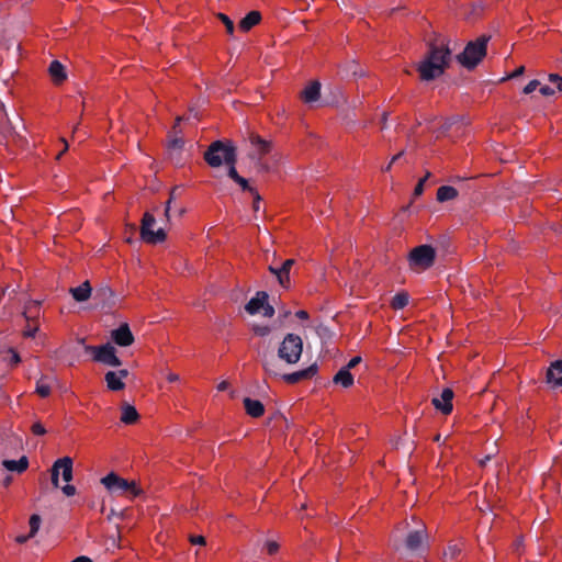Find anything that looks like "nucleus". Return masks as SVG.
<instances>
[{
  "label": "nucleus",
  "mask_w": 562,
  "mask_h": 562,
  "mask_svg": "<svg viewBox=\"0 0 562 562\" xmlns=\"http://www.w3.org/2000/svg\"><path fill=\"white\" fill-rule=\"evenodd\" d=\"M451 59L449 43L440 41L434 43L427 56L418 65V72L422 80L429 81L443 74Z\"/></svg>",
  "instance_id": "obj_1"
},
{
  "label": "nucleus",
  "mask_w": 562,
  "mask_h": 562,
  "mask_svg": "<svg viewBox=\"0 0 562 562\" xmlns=\"http://www.w3.org/2000/svg\"><path fill=\"white\" fill-rule=\"evenodd\" d=\"M204 159L212 168L236 162V148L232 142H213L204 153Z\"/></svg>",
  "instance_id": "obj_2"
},
{
  "label": "nucleus",
  "mask_w": 562,
  "mask_h": 562,
  "mask_svg": "<svg viewBox=\"0 0 562 562\" xmlns=\"http://www.w3.org/2000/svg\"><path fill=\"white\" fill-rule=\"evenodd\" d=\"M101 484L111 494L135 498L143 493L136 481H128L119 474L111 472L101 479Z\"/></svg>",
  "instance_id": "obj_3"
},
{
  "label": "nucleus",
  "mask_w": 562,
  "mask_h": 562,
  "mask_svg": "<svg viewBox=\"0 0 562 562\" xmlns=\"http://www.w3.org/2000/svg\"><path fill=\"white\" fill-rule=\"evenodd\" d=\"M435 260L436 250L430 245H419L413 248L407 257L409 270L416 273H422L432 267Z\"/></svg>",
  "instance_id": "obj_4"
},
{
  "label": "nucleus",
  "mask_w": 562,
  "mask_h": 562,
  "mask_svg": "<svg viewBox=\"0 0 562 562\" xmlns=\"http://www.w3.org/2000/svg\"><path fill=\"white\" fill-rule=\"evenodd\" d=\"M303 352V340L299 335L286 334L278 348V357L288 364L300 361Z\"/></svg>",
  "instance_id": "obj_5"
},
{
  "label": "nucleus",
  "mask_w": 562,
  "mask_h": 562,
  "mask_svg": "<svg viewBox=\"0 0 562 562\" xmlns=\"http://www.w3.org/2000/svg\"><path fill=\"white\" fill-rule=\"evenodd\" d=\"M72 464L70 457H64L55 461L52 468V483L55 487L59 486V473H61L65 482L69 483L72 480ZM61 490L66 496H74L77 492L71 484H66Z\"/></svg>",
  "instance_id": "obj_6"
},
{
  "label": "nucleus",
  "mask_w": 562,
  "mask_h": 562,
  "mask_svg": "<svg viewBox=\"0 0 562 562\" xmlns=\"http://www.w3.org/2000/svg\"><path fill=\"white\" fill-rule=\"evenodd\" d=\"M486 37H480L474 42H470L462 54L458 56V60L468 68L475 67L486 55Z\"/></svg>",
  "instance_id": "obj_7"
},
{
  "label": "nucleus",
  "mask_w": 562,
  "mask_h": 562,
  "mask_svg": "<svg viewBox=\"0 0 562 562\" xmlns=\"http://www.w3.org/2000/svg\"><path fill=\"white\" fill-rule=\"evenodd\" d=\"M86 350L92 355L95 362H100L110 367L121 366V360L116 356L115 348L111 344L102 346H87Z\"/></svg>",
  "instance_id": "obj_8"
},
{
  "label": "nucleus",
  "mask_w": 562,
  "mask_h": 562,
  "mask_svg": "<svg viewBox=\"0 0 562 562\" xmlns=\"http://www.w3.org/2000/svg\"><path fill=\"white\" fill-rule=\"evenodd\" d=\"M156 220L153 214L145 213L142 220L140 237L148 244L162 243L166 239V233L162 228L154 231Z\"/></svg>",
  "instance_id": "obj_9"
},
{
  "label": "nucleus",
  "mask_w": 562,
  "mask_h": 562,
  "mask_svg": "<svg viewBox=\"0 0 562 562\" xmlns=\"http://www.w3.org/2000/svg\"><path fill=\"white\" fill-rule=\"evenodd\" d=\"M268 299L269 296L267 292H257L256 295L246 304V312L250 315L261 313L265 317H272L274 315V308L269 304Z\"/></svg>",
  "instance_id": "obj_10"
},
{
  "label": "nucleus",
  "mask_w": 562,
  "mask_h": 562,
  "mask_svg": "<svg viewBox=\"0 0 562 562\" xmlns=\"http://www.w3.org/2000/svg\"><path fill=\"white\" fill-rule=\"evenodd\" d=\"M128 371L126 369L106 372L104 380L108 389L114 392L123 390L125 387L124 379H126Z\"/></svg>",
  "instance_id": "obj_11"
},
{
  "label": "nucleus",
  "mask_w": 562,
  "mask_h": 562,
  "mask_svg": "<svg viewBox=\"0 0 562 562\" xmlns=\"http://www.w3.org/2000/svg\"><path fill=\"white\" fill-rule=\"evenodd\" d=\"M293 265V259H286L278 269L272 266L269 267V271L277 277L279 284L284 289L290 288V271Z\"/></svg>",
  "instance_id": "obj_12"
},
{
  "label": "nucleus",
  "mask_w": 562,
  "mask_h": 562,
  "mask_svg": "<svg viewBox=\"0 0 562 562\" xmlns=\"http://www.w3.org/2000/svg\"><path fill=\"white\" fill-rule=\"evenodd\" d=\"M452 400L453 392L451 389L442 390L441 394L438 397L432 398V404L436 409L440 411L442 414L448 415L452 412Z\"/></svg>",
  "instance_id": "obj_13"
},
{
  "label": "nucleus",
  "mask_w": 562,
  "mask_h": 562,
  "mask_svg": "<svg viewBox=\"0 0 562 562\" xmlns=\"http://www.w3.org/2000/svg\"><path fill=\"white\" fill-rule=\"evenodd\" d=\"M111 338L121 347H127L134 342V336L127 324H122L119 328L112 330Z\"/></svg>",
  "instance_id": "obj_14"
},
{
  "label": "nucleus",
  "mask_w": 562,
  "mask_h": 562,
  "mask_svg": "<svg viewBox=\"0 0 562 562\" xmlns=\"http://www.w3.org/2000/svg\"><path fill=\"white\" fill-rule=\"evenodd\" d=\"M25 322H35L40 323V318L42 316L41 302L40 301H29L25 303L22 313Z\"/></svg>",
  "instance_id": "obj_15"
},
{
  "label": "nucleus",
  "mask_w": 562,
  "mask_h": 562,
  "mask_svg": "<svg viewBox=\"0 0 562 562\" xmlns=\"http://www.w3.org/2000/svg\"><path fill=\"white\" fill-rule=\"evenodd\" d=\"M249 142L254 148V154L261 158L262 156L267 155L271 150V143L261 138L258 135H251L249 137Z\"/></svg>",
  "instance_id": "obj_16"
},
{
  "label": "nucleus",
  "mask_w": 562,
  "mask_h": 562,
  "mask_svg": "<svg viewBox=\"0 0 562 562\" xmlns=\"http://www.w3.org/2000/svg\"><path fill=\"white\" fill-rule=\"evenodd\" d=\"M547 381L552 386H562V361L553 362L547 372Z\"/></svg>",
  "instance_id": "obj_17"
},
{
  "label": "nucleus",
  "mask_w": 562,
  "mask_h": 562,
  "mask_svg": "<svg viewBox=\"0 0 562 562\" xmlns=\"http://www.w3.org/2000/svg\"><path fill=\"white\" fill-rule=\"evenodd\" d=\"M244 406H245L246 413L249 416L255 417V418L262 416L265 413L263 404L258 400H252V398L246 397L244 400Z\"/></svg>",
  "instance_id": "obj_18"
},
{
  "label": "nucleus",
  "mask_w": 562,
  "mask_h": 562,
  "mask_svg": "<svg viewBox=\"0 0 562 562\" xmlns=\"http://www.w3.org/2000/svg\"><path fill=\"white\" fill-rule=\"evenodd\" d=\"M139 418V415L135 408V406L131 404H123L121 407V422L125 425L135 424Z\"/></svg>",
  "instance_id": "obj_19"
},
{
  "label": "nucleus",
  "mask_w": 562,
  "mask_h": 562,
  "mask_svg": "<svg viewBox=\"0 0 562 562\" xmlns=\"http://www.w3.org/2000/svg\"><path fill=\"white\" fill-rule=\"evenodd\" d=\"M261 20V14L259 11H250L247 13L239 22V29L243 32L250 31L255 25H257Z\"/></svg>",
  "instance_id": "obj_20"
},
{
  "label": "nucleus",
  "mask_w": 562,
  "mask_h": 562,
  "mask_svg": "<svg viewBox=\"0 0 562 562\" xmlns=\"http://www.w3.org/2000/svg\"><path fill=\"white\" fill-rule=\"evenodd\" d=\"M91 290L89 281H85L80 285L71 288L70 293L77 302H85L90 297Z\"/></svg>",
  "instance_id": "obj_21"
},
{
  "label": "nucleus",
  "mask_w": 562,
  "mask_h": 562,
  "mask_svg": "<svg viewBox=\"0 0 562 562\" xmlns=\"http://www.w3.org/2000/svg\"><path fill=\"white\" fill-rule=\"evenodd\" d=\"M321 95V85L317 81H314L310 83L303 91H302V99L306 103L315 102L318 100Z\"/></svg>",
  "instance_id": "obj_22"
},
{
  "label": "nucleus",
  "mask_w": 562,
  "mask_h": 562,
  "mask_svg": "<svg viewBox=\"0 0 562 562\" xmlns=\"http://www.w3.org/2000/svg\"><path fill=\"white\" fill-rule=\"evenodd\" d=\"M316 367L311 366L307 369L285 374L283 378L288 383H296L303 379L312 378L316 373Z\"/></svg>",
  "instance_id": "obj_23"
},
{
  "label": "nucleus",
  "mask_w": 562,
  "mask_h": 562,
  "mask_svg": "<svg viewBox=\"0 0 562 562\" xmlns=\"http://www.w3.org/2000/svg\"><path fill=\"white\" fill-rule=\"evenodd\" d=\"M2 465L8 471L23 473L29 467V460L25 456H23L19 460H3Z\"/></svg>",
  "instance_id": "obj_24"
},
{
  "label": "nucleus",
  "mask_w": 562,
  "mask_h": 562,
  "mask_svg": "<svg viewBox=\"0 0 562 562\" xmlns=\"http://www.w3.org/2000/svg\"><path fill=\"white\" fill-rule=\"evenodd\" d=\"M48 71L52 80L57 85L61 83L67 77L64 66L58 60L50 63Z\"/></svg>",
  "instance_id": "obj_25"
},
{
  "label": "nucleus",
  "mask_w": 562,
  "mask_h": 562,
  "mask_svg": "<svg viewBox=\"0 0 562 562\" xmlns=\"http://www.w3.org/2000/svg\"><path fill=\"white\" fill-rule=\"evenodd\" d=\"M426 538V533L424 530H416L409 532L406 538V547L409 550H417L424 542Z\"/></svg>",
  "instance_id": "obj_26"
},
{
  "label": "nucleus",
  "mask_w": 562,
  "mask_h": 562,
  "mask_svg": "<svg viewBox=\"0 0 562 562\" xmlns=\"http://www.w3.org/2000/svg\"><path fill=\"white\" fill-rule=\"evenodd\" d=\"M334 382L344 387H349L353 384V376L348 371V368H341L334 376Z\"/></svg>",
  "instance_id": "obj_27"
},
{
  "label": "nucleus",
  "mask_w": 562,
  "mask_h": 562,
  "mask_svg": "<svg viewBox=\"0 0 562 562\" xmlns=\"http://www.w3.org/2000/svg\"><path fill=\"white\" fill-rule=\"evenodd\" d=\"M458 196V191L451 186H442L437 190V200L439 202H446L453 200Z\"/></svg>",
  "instance_id": "obj_28"
},
{
  "label": "nucleus",
  "mask_w": 562,
  "mask_h": 562,
  "mask_svg": "<svg viewBox=\"0 0 562 562\" xmlns=\"http://www.w3.org/2000/svg\"><path fill=\"white\" fill-rule=\"evenodd\" d=\"M235 164L236 162H232V164H227L228 166V177L231 179H233L237 184L240 186V188L245 191V190H250L252 191V189H250L248 187V181L247 179L240 177L235 168Z\"/></svg>",
  "instance_id": "obj_29"
},
{
  "label": "nucleus",
  "mask_w": 562,
  "mask_h": 562,
  "mask_svg": "<svg viewBox=\"0 0 562 562\" xmlns=\"http://www.w3.org/2000/svg\"><path fill=\"white\" fill-rule=\"evenodd\" d=\"M409 296L406 292H398L391 301V306L394 310H402L408 304Z\"/></svg>",
  "instance_id": "obj_30"
},
{
  "label": "nucleus",
  "mask_w": 562,
  "mask_h": 562,
  "mask_svg": "<svg viewBox=\"0 0 562 562\" xmlns=\"http://www.w3.org/2000/svg\"><path fill=\"white\" fill-rule=\"evenodd\" d=\"M40 323L35 322H25V326L22 329L23 338H34L40 333Z\"/></svg>",
  "instance_id": "obj_31"
},
{
  "label": "nucleus",
  "mask_w": 562,
  "mask_h": 562,
  "mask_svg": "<svg viewBox=\"0 0 562 562\" xmlns=\"http://www.w3.org/2000/svg\"><path fill=\"white\" fill-rule=\"evenodd\" d=\"M35 392L43 398L48 397L50 395L52 387L46 382V378L42 376L41 379L37 380Z\"/></svg>",
  "instance_id": "obj_32"
},
{
  "label": "nucleus",
  "mask_w": 562,
  "mask_h": 562,
  "mask_svg": "<svg viewBox=\"0 0 562 562\" xmlns=\"http://www.w3.org/2000/svg\"><path fill=\"white\" fill-rule=\"evenodd\" d=\"M251 330L258 337H266L270 335V333L272 331V327L269 325L252 324Z\"/></svg>",
  "instance_id": "obj_33"
},
{
  "label": "nucleus",
  "mask_w": 562,
  "mask_h": 562,
  "mask_svg": "<svg viewBox=\"0 0 562 562\" xmlns=\"http://www.w3.org/2000/svg\"><path fill=\"white\" fill-rule=\"evenodd\" d=\"M462 550V544L460 543H452V544H449L447 550L445 551L443 555L446 559H450V560H453L454 558H457L460 552Z\"/></svg>",
  "instance_id": "obj_34"
},
{
  "label": "nucleus",
  "mask_w": 562,
  "mask_h": 562,
  "mask_svg": "<svg viewBox=\"0 0 562 562\" xmlns=\"http://www.w3.org/2000/svg\"><path fill=\"white\" fill-rule=\"evenodd\" d=\"M30 533H29V537H34L36 535V532L38 531L40 529V526H41V517L36 514L32 515L31 518H30Z\"/></svg>",
  "instance_id": "obj_35"
},
{
  "label": "nucleus",
  "mask_w": 562,
  "mask_h": 562,
  "mask_svg": "<svg viewBox=\"0 0 562 562\" xmlns=\"http://www.w3.org/2000/svg\"><path fill=\"white\" fill-rule=\"evenodd\" d=\"M217 18L221 20V22L225 25L226 27V32L228 35H233L234 34V30H235V26H234V22L229 19V16H227L226 14L224 13H218L217 14Z\"/></svg>",
  "instance_id": "obj_36"
},
{
  "label": "nucleus",
  "mask_w": 562,
  "mask_h": 562,
  "mask_svg": "<svg viewBox=\"0 0 562 562\" xmlns=\"http://www.w3.org/2000/svg\"><path fill=\"white\" fill-rule=\"evenodd\" d=\"M263 548L269 555H273L278 553L280 546L274 540H267L263 544Z\"/></svg>",
  "instance_id": "obj_37"
},
{
  "label": "nucleus",
  "mask_w": 562,
  "mask_h": 562,
  "mask_svg": "<svg viewBox=\"0 0 562 562\" xmlns=\"http://www.w3.org/2000/svg\"><path fill=\"white\" fill-rule=\"evenodd\" d=\"M7 351L10 355V358L8 360L9 364L11 367H16L21 362L20 355L16 352V350L14 348H8Z\"/></svg>",
  "instance_id": "obj_38"
},
{
  "label": "nucleus",
  "mask_w": 562,
  "mask_h": 562,
  "mask_svg": "<svg viewBox=\"0 0 562 562\" xmlns=\"http://www.w3.org/2000/svg\"><path fill=\"white\" fill-rule=\"evenodd\" d=\"M549 81L554 86L555 91L562 90V77L555 74L549 76Z\"/></svg>",
  "instance_id": "obj_39"
},
{
  "label": "nucleus",
  "mask_w": 562,
  "mask_h": 562,
  "mask_svg": "<svg viewBox=\"0 0 562 562\" xmlns=\"http://www.w3.org/2000/svg\"><path fill=\"white\" fill-rule=\"evenodd\" d=\"M539 87H540V81L535 79V80L529 81V83L524 88L522 92L525 94H530L533 91H536Z\"/></svg>",
  "instance_id": "obj_40"
},
{
  "label": "nucleus",
  "mask_w": 562,
  "mask_h": 562,
  "mask_svg": "<svg viewBox=\"0 0 562 562\" xmlns=\"http://www.w3.org/2000/svg\"><path fill=\"white\" fill-rule=\"evenodd\" d=\"M32 432L36 436H43L46 434V429L40 422H36L32 425Z\"/></svg>",
  "instance_id": "obj_41"
},
{
  "label": "nucleus",
  "mask_w": 562,
  "mask_h": 562,
  "mask_svg": "<svg viewBox=\"0 0 562 562\" xmlns=\"http://www.w3.org/2000/svg\"><path fill=\"white\" fill-rule=\"evenodd\" d=\"M428 176H429V173H427V175H426L423 179H420V180L418 181V183L416 184V187H415V189H414V195H415V196H419V195L423 193V191H424V183H425V181L427 180Z\"/></svg>",
  "instance_id": "obj_42"
},
{
  "label": "nucleus",
  "mask_w": 562,
  "mask_h": 562,
  "mask_svg": "<svg viewBox=\"0 0 562 562\" xmlns=\"http://www.w3.org/2000/svg\"><path fill=\"white\" fill-rule=\"evenodd\" d=\"M182 145H183L182 138L177 135L169 140L170 148L179 149L182 147Z\"/></svg>",
  "instance_id": "obj_43"
},
{
  "label": "nucleus",
  "mask_w": 562,
  "mask_h": 562,
  "mask_svg": "<svg viewBox=\"0 0 562 562\" xmlns=\"http://www.w3.org/2000/svg\"><path fill=\"white\" fill-rule=\"evenodd\" d=\"M524 71H525V67H524V66H520V67H518L516 70H514L512 74H509L508 76L503 77V78L501 79V81L503 82V81H505V80H508V79H512V78H516V77H518V76L522 75V74H524Z\"/></svg>",
  "instance_id": "obj_44"
},
{
  "label": "nucleus",
  "mask_w": 562,
  "mask_h": 562,
  "mask_svg": "<svg viewBox=\"0 0 562 562\" xmlns=\"http://www.w3.org/2000/svg\"><path fill=\"white\" fill-rule=\"evenodd\" d=\"M190 542L193 546H204L206 543L205 538L203 536H191L189 538Z\"/></svg>",
  "instance_id": "obj_45"
},
{
  "label": "nucleus",
  "mask_w": 562,
  "mask_h": 562,
  "mask_svg": "<svg viewBox=\"0 0 562 562\" xmlns=\"http://www.w3.org/2000/svg\"><path fill=\"white\" fill-rule=\"evenodd\" d=\"M539 91L544 97L553 95L555 93L554 88H551V87H549L547 85H544V86L540 85Z\"/></svg>",
  "instance_id": "obj_46"
},
{
  "label": "nucleus",
  "mask_w": 562,
  "mask_h": 562,
  "mask_svg": "<svg viewBox=\"0 0 562 562\" xmlns=\"http://www.w3.org/2000/svg\"><path fill=\"white\" fill-rule=\"evenodd\" d=\"M361 362V358L360 357H353L349 360L348 364L345 367V368H348V371H350V369L355 368L357 364H359Z\"/></svg>",
  "instance_id": "obj_47"
},
{
  "label": "nucleus",
  "mask_w": 562,
  "mask_h": 562,
  "mask_svg": "<svg viewBox=\"0 0 562 562\" xmlns=\"http://www.w3.org/2000/svg\"><path fill=\"white\" fill-rule=\"evenodd\" d=\"M166 380L170 383H175V382H178L180 381V376L179 374L177 373H173V372H167L166 374Z\"/></svg>",
  "instance_id": "obj_48"
},
{
  "label": "nucleus",
  "mask_w": 562,
  "mask_h": 562,
  "mask_svg": "<svg viewBox=\"0 0 562 562\" xmlns=\"http://www.w3.org/2000/svg\"><path fill=\"white\" fill-rule=\"evenodd\" d=\"M402 153H398L397 155L393 156V158L391 159V161L387 164V166H385V168H383V171H390L391 170V167L392 165L401 157Z\"/></svg>",
  "instance_id": "obj_49"
},
{
  "label": "nucleus",
  "mask_w": 562,
  "mask_h": 562,
  "mask_svg": "<svg viewBox=\"0 0 562 562\" xmlns=\"http://www.w3.org/2000/svg\"><path fill=\"white\" fill-rule=\"evenodd\" d=\"M60 140H61V142H63V144H64V148H63V150L57 155V157H56V159H57V160H59V159H60V157H61V156H63V155L68 150V143H67V140H66L65 138H63V137L60 138Z\"/></svg>",
  "instance_id": "obj_50"
},
{
  "label": "nucleus",
  "mask_w": 562,
  "mask_h": 562,
  "mask_svg": "<svg viewBox=\"0 0 562 562\" xmlns=\"http://www.w3.org/2000/svg\"><path fill=\"white\" fill-rule=\"evenodd\" d=\"M295 315L300 319H307L308 318V313L306 311H304V310L297 311Z\"/></svg>",
  "instance_id": "obj_51"
},
{
  "label": "nucleus",
  "mask_w": 562,
  "mask_h": 562,
  "mask_svg": "<svg viewBox=\"0 0 562 562\" xmlns=\"http://www.w3.org/2000/svg\"><path fill=\"white\" fill-rule=\"evenodd\" d=\"M227 387H228V382L227 381H222V382H220L217 384V390L220 392H223V391L227 390Z\"/></svg>",
  "instance_id": "obj_52"
},
{
  "label": "nucleus",
  "mask_w": 562,
  "mask_h": 562,
  "mask_svg": "<svg viewBox=\"0 0 562 562\" xmlns=\"http://www.w3.org/2000/svg\"><path fill=\"white\" fill-rule=\"evenodd\" d=\"M71 562H92V560L88 557L81 555L72 560Z\"/></svg>",
  "instance_id": "obj_53"
},
{
  "label": "nucleus",
  "mask_w": 562,
  "mask_h": 562,
  "mask_svg": "<svg viewBox=\"0 0 562 562\" xmlns=\"http://www.w3.org/2000/svg\"><path fill=\"white\" fill-rule=\"evenodd\" d=\"M171 200H172V198H170V199L168 200V202H167V204H166V209H165V216H166L167 218H169Z\"/></svg>",
  "instance_id": "obj_54"
},
{
  "label": "nucleus",
  "mask_w": 562,
  "mask_h": 562,
  "mask_svg": "<svg viewBox=\"0 0 562 562\" xmlns=\"http://www.w3.org/2000/svg\"><path fill=\"white\" fill-rule=\"evenodd\" d=\"M31 537L27 536H20L16 538V541L20 542V543H23L25 541H27Z\"/></svg>",
  "instance_id": "obj_55"
},
{
  "label": "nucleus",
  "mask_w": 562,
  "mask_h": 562,
  "mask_svg": "<svg viewBox=\"0 0 562 562\" xmlns=\"http://www.w3.org/2000/svg\"><path fill=\"white\" fill-rule=\"evenodd\" d=\"M11 482H12V477H11L10 475H7V476L4 477V480H3V484H4V486L10 485V484H11Z\"/></svg>",
  "instance_id": "obj_56"
},
{
  "label": "nucleus",
  "mask_w": 562,
  "mask_h": 562,
  "mask_svg": "<svg viewBox=\"0 0 562 562\" xmlns=\"http://www.w3.org/2000/svg\"><path fill=\"white\" fill-rule=\"evenodd\" d=\"M259 200H260V198H259V195H257V196H256L255 204H254L255 210H258V209H259Z\"/></svg>",
  "instance_id": "obj_57"
},
{
  "label": "nucleus",
  "mask_w": 562,
  "mask_h": 562,
  "mask_svg": "<svg viewBox=\"0 0 562 562\" xmlns=\"http://www.w3.org/2000/svg\"><path fill=\"white\" fill-rule=\"evenodd\" d=\"M181 121V117H178L177 121H176V124L173 126V133L177 134V126L179 124V122Z\"/></svg>",
  "instance_id": "obj_58"
}]
</instances>
